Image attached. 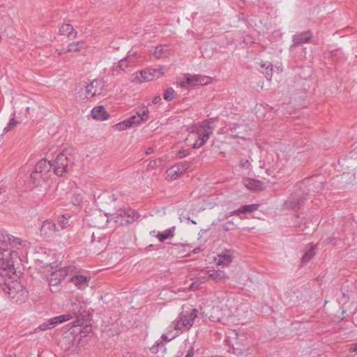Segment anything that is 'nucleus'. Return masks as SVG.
I'll return each mask as SVG.
<instances>
[{
  "instance_id": "obj_49",
  "label": "nucleus",
  "mask_w": 357,
  "mask_h": 357,
  "mask_svg": "<svg viewBox=\"0 0 357 357\" xmlns=\"http://www.w3.org/2000/svg\"><path fill=\"white\" fill-rule=\"evenodd\" d=\"M161 100V98H160V96H155L153 100H152V102L153 104H157Z\"/></svg>"
},
{
  "instance_id": "obj_61",
  "label": "nucleus",
  "mask_w": 357,
  "mask_h": 357,
  "mask_svg": "<svg viewBox=\"0 0 357 357\" xmlns=\"http://www.w3.org/2000/svg\"><path fill=\"white\" fill-rule=\"evenodd\" d=\"M354 351H357V344L355 345V348H354Z\"/></svg>"
},
{
  "instance_id": "obj_20",
  "label": "nucleus",
  "mask_w": 357,
  "mask_h": 357,
  "mask_svg": "<svg viewBox=\"0 0 357 357\" xmlns=\"http://www.w3.org/2000/svg\"><path fill=\"white\" fill-rule=\"evenodd\" d=\"M52 162L51 160H47L46 159H43L40 160L35 166V169L36 171H38L39 173H42L45 176H48V174L52 167Z\"/></svg>"
},
{
  "instance_id": "obj_11",
  "label": "nucleus",
  "mask_w": 357,
  "mask_h": 357,
  "mask_svg": "<svg viewBox=\"0 0 357 357\" xmlns=\"http://www.w3.org/2000/svg\"><path fill=\"white\" fill-rule=\"evenodd\" d=\"M211 77L199 75H188L185 80L180 82L182 87H188L197 84L206 85L210 82Z\"/></svg>"
},
{
  "instance_id": "obj_13",
  "label": "nucleus",
  "mask_w": 357,
  "mask_h": 357,
  "mask_svg": "<svg viewBox=\"0 0 357 357\" xmlns=\"http://www.w3.org/2000/svg\"><path fill=\"white\" fill-rule=\"evenodd\" d=\"M40 234L45 238H52L59 234L56 224L51 220H47L43 222L40 228Z\"/></svg>"
},
{
  "instance_id": "obj_5",
  "label": "nucleus",
  "mask_w": 357,
  "mask_h": 357,
  "mask_svg": "<svg viewBox=\"0 0 357 357\" xmlns=\"http://www.w3.org/2000/svg\"><path fill=\"white\" fill-rule=\"evenodd\" d=\"M229 344L239 354L249 349L248 337L244 333H239L235 330H231L227 333Z\"/></svg>"
},
{
  "instance_id": "obj_26",
  "label": "nucleus",
  "mask_w": 357,
  "mask_h": 357,
  "mask_svg": "<svg viewBox=\"0 0 357 357\" xmlns=\"http://www.w3.org/2000/svg\"><path fill=\"white\" fill-rule=\"evenodd\" d=\"M86 47L85 42L81 40L78 42H73L70 43L66 47V52H79Z\"/></svg>"
},
{
  "instance_id": "obj_29",
  "label": "nucleus",
  "mask_w": 357,
  "mask_h": 357,
  "mask_svg": "<svg viewBox=\"0 0 357 357\" xmlns=\"http://www.w3.org/2000/svg\"><path fill=\"white\" fill-rule=\"evenodd\" d=\"M167 174L171 180H175L181 176L183 172H181L178 167L174 165L167 170Z\"/></svg>"
},
{
  "instance_id": "obj_36",
  "label": "nucleus",
  "mask_w": 357,
  "mask_h": 357,
  "mask_svg": "<svg viewBox=\"0 0 357 357\" xmlns=\"http://www.w3.org/2000/svg\"><path fill=\"white\" fill-rule=\"evenodd\" d=\"M69 218L70 215L66 214H64L58 218V223L60 225L62 229L65 228L68 225Z\"/></svg>"
},
{
  "instance_id": "obj_40",
  "label": "nucleus",
  "mask_w": 357,
  "mask_h": 357,
  "mask_svg": "<svg viewBox=\"0 0 357 357\" xmlns=\"http://www.w3.org/2000/svg\"><path fill=\"white\" fill-rule=\"evenodd\" d=\"M151 350L153 354H157L160 350L163 351L165 350L164 344L162 342H157L153 346H152Z\"/></svg>"
},
{
  "instance_id": "obj_57",
  "label": "nucleus",
  "mask_w": 357,
  "mask_h": 357,
  "mask_svg": "<svg viewBox=\"0 0 357 357\" xmlns=\"http://www.w3.org/2000/svg\"><path fill=\"white\" fill-rule=\"evenodd\" d=\"M26 110L27 113L29 114L30 113V110H31V107H26Z\"/></svg>"
},
{
  "instance_id": "obj_54",
  "label": "nucleus",
  "mask_w": 357,
  "mask_h": 357,
  "mask_svg": "<svg viewBox=\"0 0 357 357\" xmlns=\"http://www.w3.org/2000/svg\"><path fill=\"white\" fill-rule=\"evenodd\" d=\"M109 198H111L112 200L114 201V202L117 199L116 197L114 194L109 195Z\"/></svg>"
},
{
  "instance_id": "obj_62",
  "label": "nucleus",
  "mask_w": 357,
  "mask_h": 357,
  "mask_svg": "<svg viewBox=\"0 0 357 357\" xmlns=\"http://www.w3.org/2000/svg\"><path fill=\"white\" fill-rule=\"evenodd\" d=\"M109 220V218L107 216H106V222H108Z\"/></svg>"
},
{
  "instance_id": "obj_19",
  "label": "nucleus",
  "mask_w": 357,
  "mask_h": 357,
  "mask_svg": "<svg viewBox=\"0 0 357 357\" xmlns=\"http://www.w3.org/2000/svg\"><path fill=\"white\" fill-rule=\"evenodd\" d=\"M176 227L174 226L172 227L169 229L165 230L162 232H158L156 235L155 234V231H153L150 232V234L152 236H156L159 241L163 242L167 239H171L174 236Z\"/></svg>"
},
{
  "instance_id": "obj_9",
  "label": "nucleus",
  "mask_w": 357,
  "mask_h": 357,
  "mask_svg": "<svg viewBox=\"0 0 357 357\" xmlns=\"http://www.w3.org/2000/svg\"><path fill=\"white\" fill-rule=\"evenodd\" d=\"M135 61L133 58L126 56L121 59L116 64H114L112 68V75L118 76L121 71L128 73L134 68Z\"/></svg>"
},
{
  "instance_id": "obj_17",
  "label": "nucleus",
  "mask_w": 357,
  "mask_h": 357,
  "mask_svg": "<svg viewBox=\"0 0 357 357\" xmlns=\"http://www.w3.org/2000/svg\"><path fill=\"white\" fill-rule=\"evenodd\" d=\"M243 183L244 186L250 190L259 191L263 189V183L258 180L245 178L243 180Z\"/></svg>"
},
{
  "instance_id": "obj_56",
  "label": "nucleus",
  "mask_w": 357,
  "mask_h": 357,
  "mask_svg": "<svg viewBox=\"0 0 357 357\" xmlns=\"http://www.w3.org/2000/svg\"><path fill=\"white\" fill-rule=\"evenodd\" d=\"M222 227H223V229L225 231H229L230 230V229L227 225H223Z\"/></svg>"
},
{
  "instance_id": "obj_39",
  "label": "nucleus",
  "mask_w": 357,
  "mask_h": 357,
  "mask_svg": "<svg viewBox=\"0 0 357 357\" xmlns=\"http://www.w3.org/2000/svg\"><path fill=\"white\" fill-rule=\"evenodd\" d=\"M61 280L59 278H52L50 277L49 279V284L50 287H54V289H51L52 291H56L57 289V286L61 282Z\"/></svg>"
},
{
  "instance_id": "obj_46",
  "label": "nucleus",
  "mask_w": 357,
  "mask_h": 357,
  "mask_svg": "<svg viewBox=\"0 0 357 357\" xmlns=\"http://www.w3.org/2000/svg\"><path fill=\"white\" fill-rule=\"evenodd\" d=\"M240 165L241 167H243L247 169H250L251 167V164H250L249 160H248V159H242L240 161Z\"/></svg>"
},
{
  "instance_id": "obj_51",
  "label": "nucleus",
  "mask_w": 357,
  "mask_h": 357,
  "mask_svg": "<svg viewBox=\"0 0 357 357\" xmlns=\"http://www.w3.org/2000/svg\"><path fill=\"white\" fill-rule=\"evenodd\" d=\"M57 51H58V54H59V55L68 52H66V48H62Z\"/></svg>"
},
{
  "instance_id": "obj_28",
  "label": "nucleus",
  "mask_w": 357,
  "mask_h": 357,
  "mask_svg": "<svg viewBox=\"0 0 357 357\" xmlns=\"http://www.w3.org/2000/svg\"><path fill=\"white\" fill-rule=\"evenodd\" d=\"M70 268L71 267H64L63 268L56 270V271L51 273L50 277L59 278L60 280H62L67 276Z\"/></svg>"
},
{
  "instance_id": "obj_64",
  "label": "nucleus",
  "mask_w": 357,
  "mask_h": 357,
  "mask_svg": "<svg viewBox=\"0 0 357 357\" xmlns=\"http://www.w3.org/2000/svg\"><path fill=\"white\" fill-rule=\"evenodd\" d=\"M228 223H234V221H229Z\"/></svg>"
},
{
  "instance_id": "obj_1",
  "label": "nucleus",
  "mask_w": 357,
  "mask_h": 357,
  "mask_svg": "<svg viewBox=\"0 0 357 357\" xmlns=\"http://www.w3.org/2000/svg\"><path fill=\"white\" fill-rule=\"evenodd\" d=\"M198 310L190 305H183L178 317L167 327V333L162 335V339L171 341L181 333L188 331L197 317Z\"/></svg>"
},
{
  "instance_id": "obj_14",
  "label": "nucleus",
  "mask_w": 357,
  "mask_h": 357,
  "mask_svg": "<svg viewBox=\"0 0 357 357\" xmlns=\"http://www.w3.org/2000/svg\"><path fill=\"white\" fill-rule=\"evenodd\" d=\"M71 319V316L70 314H62L58 317H55L54 318L50 319L47 322L41 324L39 328L42 331L48 330L55 327L58 324H61Z\"/></svg>"
},
{
  "instance_id": "obj_12",
  "label": "nucleus",
  "mask_w": 357,
  "mask_h": 357,
  "mask_svg": "<svg viewBox=\"0 0 357 357\" xmlns=\"http://www.w3.org/2000/svg\"><path fill=\"white\" fill-rule=\"evenodd\" d=\"M312 37V33L310 31L299 32L292 36V44L289 47V50L293 51L296 47L303 44L310 42Z\"/></svg>"
},
{
  "instance_id": "obj_16",
  "label": "nucleus",
  "mask_w": 357,
  "mask_h": 357,
  "mask_svg": "<svg viewBox=\"0 0 357 357\" xmlns=\"http://www.w3.org/2000/svg\"><path fill=\"white\" fill-rule=\"evenodd\" d=\"M158 70L155 69H146L135 73V79L139 82H149L153 80L155 77Z\"/></svg>"
},
{
  "instance_id": "obj_59",
  "label": "nucleus",
  "mask_w": 357,
  "mask_h": 357,
  "mask_svg": "<svg viewBox=\"0 0 357 357\" xmlns=\"http://www.w3.org/2000/svg\"><path fill=\"white\" fill-rule=\"evenodd\" d=\"M158 71H159V73H158V75H161V74H162V73H160V70H158ZM157 77H159V75H157Z\"/></svg>"
},
{
  "instance_id": "obj_42",
  "label": "nucleus",
  "mask_w": 357,
  "mask_h": 357,
  "mask_svg": "<svg viewBox=\"0 0 357 357\" xmlns=\"http://www.w3.org/2000/svg\"><path fill=\"white\" fill-rule=\"evenodd\" d=\"M162 162V160L160 158L152 160L149 162L148 167L151 169H155L158 166L161 165Z\"/></svg>"
},
{
  "instance_id": "obj_25",
  "label": "nucleus",
  "mask_w": 357,
  "mask_h": 357,
  "mask_svg": "<svg viewBox=\"0 0 357 357\" xmlns=\"http://www.w3.org/2000/svg\"><path fill=\"white\" fill-rule=\"evenodd\" d=\"M208 275L209 277L215 280V282H222L224 281L227 277L224 271H222L220 270H211L208 271Z\"/></svg>"
},
{
  "instance_id": "obj_24",
  "label": "nucleus",
  "mask_w": 357,
  "mask_h": 357,
  "mask_svg": "<svg viewBox=\"0 0 357 357\" xmlns=\"http://www.w3.org/2000/svg\"><path fill=\"white\" fill-rule=\"evenodd\" d=\"M59 32L61 35L67 36L70 39L75 38L77 35V32L70 24H62L59 29Z\"/></svg>"
},
{
  "instance_id": "obj_44",
  "label": "nucleus",
  "mask_w": 357,
  "mask_h": 357,
  "mask_svg": "<svg viewBox=\"0 0 357 357\" xmlns=\"http://www.w3.org/2000/svg\"><path fill=\"white\" fill-rule=\"evenodd\" d=\"M176 167H178V169H180L181 172H183V174L189 168L190 165L189 162L186 161L181 162L175 165Z\"/></svg>"
},
{
  "instance_id": "obj_6",
  "label": "nucleus",
  "mask_w": 357,
  "mask_h": 357,
  "mask_svg": "<svg viewBox=\"0 0 357 357\" xmlns=\"http://www.w3.org/2000/svg\"><path fill=\"white\" fill-rule=\"evenodd\" d=\"M137 218V213L131 208L119 209L110 216L111 219L120 225L132 223Z\"/></svg>"
},
{
  "instance_id": "obj_33",
  "label": "nucleus",
  "mask_w": 357,
  "mask_h": 357,
  "mask_svg": "<svg viewBox=\"0 0 357 357\" xmlns=\"http://www.w3.org/2000/svg\"><path fill=\"white\" fill-rule=\"evenodd\" d=\"M115 127L116 130L121 131L127 128H131L132 126L130 125V121H128V119H126L116 124Z\"/></svg>"
},
{
  "instance_id": "obj_31",
  "label": "nucleus",
  "mask_w": 357,
  "mask_h": 357,
  "mask_svg": "<svg viewBox=\"0 0 357 357\" xmlns=\"http://www.w3.org/2000/svg\"><path fill=\"white\" fill-rule=\"evenodd\" d=\"M217 118H211L209 119H206L202 123V126L204 129H208V130L213 131L215 129V121H216Z\"/></svg>"
},
{
  "instance_id": "obj_18",
  "label": "nucleus",
  "mask_w": 357,
  "mask_h": 357,
  "mask_svg": "<svg viewBox=\"0 0 357 357\" xmlns=\"http://www.w3.org/2000/svg\"><path fill=\"white\" fill-rule=\"evenodd\" d=\"M258 204H248V205H243L239 208L232 211L231 214L233 215H239L241 219H244L245 216H241V214H245L247 213H252L258 209Z\"/></svg>"
},
{
  "instance_id": "obj_38",
  "label": "nucleus",
  "mask_w": 357,
  "mask_h": 357,
  "mask_svg": "<svg viewBox=\"0 0 357 357\" xmlns=\"http://www.w3.org/2000/svg\"><path fill=\"white\" fill-rule=\"evenodd\" d=\"M17 123H19L17 121H16L14 119H11L8 123L7 126L3 128V133H7L8 132L13 129Z\"/></svg>"
},
{
  "instance_id": "obj_60",
  "label": "nucleus",
  "mask_w": 357,
  "mask_h": 357,
  "mask_svg": "<svg viewBox=\"0 0 357 357\" xmlns=\"http://www.w3.org/2000/svg\"><path fill=\"white\" fill-rule=\"evenodd\" d=\"M176 245H178V246H183V244H182V243H178V244H176Z\"/></svg>"
},
{
  "instance_id": "obj_15",
  "label": "nucleus",
  "mask_w": 357,
  "mask_h": 357,
  "mask_svg": "<svg viewBox=\"0 0 357 357\" xmlns=\"http://www.w3.org/2000/svg\"><path fill=\"white\" fill-rule=\"evenodd\" d=\"M149 109L144 107L141 108L137 112V115H132L128 119L130 122L132 127L138 126L143 122H145L149 119Z\"/></svg>"
},
{
  "instance_id": "obj_34",
  "label": "nucleus",
  "mask_w": 357,
  "mask_h": 357,
  "mask_svg": "<svg viewBox=\"0 0 357 357\" xmlns=\"http://www.w3.org/2000/svg\"><path fill=\"white\" fill-rule=\"evenodd\" d=\"M175 91L172 88H168L165 90L163 98L167 101H171L174 98Z\"/></svg>"
},
{
  "instance_id": "obj_23",
  "label": "nucleus",
  "mask_w": 357,
  "mask_h": 357,
  "mask_svg": "<svg viewBox=\"0 0 357 357\" xmlns=\"http://www.w3.org/2000/svg\"><path fill=\"white\" fill-rule=\"evenodd\" d=\"M215 261L218 266H228L231 262V255L227 251L218 255Z\"/></svg>"
},
{
  "instance_id": "obj_50",
  "label": "nucleus",
  "mask_w": 357,
  "mask_h": 357,
  "mask_svg": "<svg viewBox=\"0 0 357 357\" xmlns=\"http://www.w3.org/2000/svg\"><path fill=\"white\" fill-rule=\"evenodd\" d=\"M153 151H154V149H153V147H149V148L146 150V151H145V154H146V155H149V154H151V153H153Z\"/></svg>"
},
{
  "instance_id": "obj_63",
  "label": "nucleus",
  "mask_w": 357,
  "mask_h": 357,
  "mask_svg": "<svg viewBox=\"0 0 357 357\" xmlns=\"http://www.w3.org/2000/svg\"><path fill=\"white\" fill-rule=\"evenodd\" d=\"M192 222L193 224H195V225H196V224H197V222H196L195 221H194V220H192Z\"/></svg>"
},
{
  "instance_id": "obj_52",
  "label": "nucleus",
  "mask_w": 357,
  "mask_h": 357,
  "mask_svg": "<svg viewBox=\"0 0 357 357\" xmlns=\"http://www.w3.org/2000/svg\"><path fill=\"white\" fill-rule=\"evenodd\" d=\"M233 215L231 214V211L230 212H228L225 215V219H227L229 218V217L232 216Z\"/></svg>"
},
{
  "instance_id": "obj_3",
  "label": "nucleus",
  "mask_w": 357,
  "mask_h": 357,
  "mask_svg": "<svg viewBox=\"0 0 357 357\" xmlns=\"http://www.w3.org/2000/svg\"><path fill=\"white\" fill-rule=\"evenodd\" d=\"M104 84L101 79H95L89 84L86 82L79 83L76 88L75 98L81 101H84L100 95L103 89Z\"/></svg>"
},
{
  "instance_id": "obj_8",
  "label": "nucleus",
  "mask_w": 357,
  "mask_h": 357,
  "mask_svg": "<svg viewBox=\"0 0 357 357\" xmlns=\"http://www.w3.org/2000/svg\"><path fill=\"white\" fill-rule=\"evenodd\" d=\"M54 172L56 176H63L68 172L69 159L65 152L60 153L52 162Z\"/></svg>"
},
{
  "instance_id": "obj_45",
  "label": "nucleus",
  "mask_w": 357,
  "mask_h": 357,
  "mask_svg": "<svg viewBox=\"0 0 357 357\" xmlns=\"http://www.w3.org/2000/svg\"><path fill=\"white\" fill-rule=\"evenodd\" d=\"M284 204L287 206V207L296 210L300 203L298 202H295L294 200L289 199L286 201Z\"/></svg>"
},
{
  "instance_id": "obj_27",
  "label": "nucleus",
  "mask_w": 357,
  "mask_h": 357,
  "mask_svg": "<svg viewBox=\"0 0 357 357\" xmlns=\"http://www.w3.org/2000/svg\"><path fill=\"white\" fill-rule=\"evenodd\" d=\"M47 178L48 176H45L42 173H39V172L36 169H34V171L31 174V180L36 186L40 185L41 179L45 181Z\"/></svg>"
},
{
  "instance_id": "obj_58",
  "label": "nucleus",
  "mask_w": 357,
  "mask_h": 357,
  "mask_svg": "<svg viewBox=\"0 0 357 357\" xmlns=\"http://www.w3.org/2000/svg\"><path fill=\"white\" fill-rule=\"evenodd\" d=\"M326 241H327V243H331V241H332V240H331L330 238H328L326 239Z\"/></svg>"
},
{
  "instance_id": "obj_30",
  "label": "nucleus",
  "mask_w": 357,
  "mask_h": 357,
  "mask_svg": "<svg viewBox=\"0 0 357 357\" xmlns=\"http://www.w3.org/2000/svg\"><path fill=\"white\" fill-rule=\"evenodd\" d=\"M315 246L311 245L303 255L301 262L305 264L308 262L315 255Z\"/></svg>"
},
{
  "instance_id": "obj_7",
  "label": "nucleus",
  "mask_w": 357,
  "mask_h": 357,
  "mask_svg": "<svg viewBox=\"0 0 357 357\" xmlns=\"http://www.w3.org/2000/svg\"><path fill=\"white\" fill-rule=\"evenodd\" d=\"M67 314H70L71 319L73 317L77 318V320L74 321V326H79L81 324V321L87 316V311L85 309L84 303L79 300L76 299L75 301H73L69 306Z\"/></svg>"
},
{
  "instance_id": "obj_48",
  "label": "nucleus",
  "mask_w": 357,
  "mask_h": 357,
  "mask_svg": "<svg viewBox=\"0 0 357 357\" xmlns=\"http://www.w3.org/2000/svg\"><path fill=\"white\" fill-rule=\"evenodd\" d=\"M194 356V348L190 346L188 350L185 357H192Z\"/></svg>"
},
{
  "instance_id": "obj_10",
  "label": "nucleus",
  "mask_w": 357,
  "mask_h": 357,
  "mask_svg": "<svg viewBox=\"0 0 357 357\" xmlns=\"http://www.w3.org/2000/svg\"><path fill=\"white\" fill-rule=\"evenodd\" d=\"M212 133V131L208 130V129H204L202 126H200V128L199 129L197 133H192L191 135H190L186 139V141H189L190 139H197L196 142L194 144H192V146L195 149H199L206 143Z\"/></svg>"
},
{
  "instance_id": "obj_22",
  "label": "nucleus",
  "mask_w": 357,
  "mask_h": 357,
  "mask_svg": "<svg viewBox=\"0 0 357 357\" xmlns=\"http://www.w3.org/2000/svg\"><path fill=\"white\" fill-rule=\"evenodd\" d=\"M89 278L82 275H77L70 278V281L79 289H84L86 287L89 286Z\"/></svg>"
},
{
  "instance_id": "obj_55",
  "label": "nucleus",
  "mask_w": 357,
  "mask_h": 357,
  "mask_svg": "<svg viewBox=\"0 0 357 357\" xmlns=\"http://www.w3.org/2000/svg\"><path fill=\"white\" fill-rule=\"evenodd\" d=\"M236 129V127H232V128H229V130H230L231 133L234 134L235 132Z\"/></svg>"
},
{
  "instance_id": "obj_2",
  "label": "nucleus",
  "mask_w": 357,
  "mask_h": 357,
  "mask_svg": "<svg viewBox=\"0 0 357 357\" xmlns=\"http://www.w3.org/2000/svg\"><path fill=\"white\" fill-rule=\"evenodd\" d=\"M0 291H2L13 303L21 304L26 300L28 292L17 281L0 282Z\"/></svg>"
},
{
  "instance_id": "obj_21",
  "label": "nucleus",
  "mask_w": 357,
  "mask_h": 357,
  "mask_svg": "<svg viewBox=\"0 0 357 357\" xmlns=\"http://www.w3.org/2000/svg\"><path fill=\"white\" fill-rule=\"evenodd\" d=\"M91 116L96 120L105 121L109 117L108 113L106 112L103 106H97L93 108L91 112Z\"/></svg>"
},
{
  "instance_id": "obj_37",
  "label": "nucleus",
  "mask_w": 357,
  "mask_h": 357,
  "mask_svg": "<svg viewBox=\"0 0 357 357\" xmlns=\"http://www.w3.org/2000/svg\"><path fill=\"white\" fill-rule=\"evenodd\" d=\"M83 201V197L79 193H75L71 197V202L74 206H79Z\"/></svg>"
},
{
  "instance_id": "obj_47",
  "label": "nucleus",
  "mask_w": 357,
  "mask_h": 357,
  "mask_svg": "<svg viewBox=\"0 0 357 357\" xmlns=\"http://www.w3.org/2000/svg\"><path fill=\"white\" fill-rule=\"evenodd\" d=\"M190 154L188 150H181L178 152L177 156L180 158L188 156Z\"/></svg>"
},
{
  "instance_id": "obj_43",
  "label": "nucleus",
  "mask_w": 357,
  "mask_h": 357,
  "mask_svg": "<svg viewBox=\"0 0 357 357\" xmlns=\"http://www.w3.org/2000/svg\"><path fill=\"white\" fill-rule=\"evenodd\" d=\"M22 243V239L15 237L13 236H10V240L9 241V243H8V245H10L12 247L17 246L18 245H21Z\"/></svg>"
},
{
  "instance_id": "obj_4",
  "label": "nucleus",
  "mask_w": 357,
  "mask_h": 357,
  "mask_svg": "<svg viewBox=\"0 0 357 357\" xmlns=\"http://www.w3.org/2000/svg\"><path fill=\"white\" fill-rule=\"evenodd\" d=\"M17 258V252L0 248V274L8 277L14 274L15 273L14 263Z\"/></svg>"
},
{
  "instance_id": "obj_35",
  "label": "nucleus",
  "mask_w": 357,
  "mask_h": 357,
  "mask_svg": "<svg viewBox=\"0 0 357 357\" xmlns=\"http://www.w3.org/2000/svg\"><path fill=\"white\" fill-rule=\"evenodd\" d=\"M10 236L4 231H0V243L7 245L10 240Z\"/></svg>"
},
{
  "instance_id": "obj_41",
  "label": "nucleus",
  "mask_w": 357,
  "mask_h": 357,
  "mask_svg": "<svg viewBox=\"0 0 357 357\" xmlns=\"http://www.w3.org/2000/svg\"><path fill=\"white\" fill-rule=\"evenodd\" d=\"M167 50L165 49L163 47L160 46V47H157L153 52L155 56L158 57V58H160V57H162V56H166L165 55V51Z\"/></svg>"
},
{
  "instance_id": "obj_32",
  "label": "nucleus",
  "mask_w": 357,
  "mask_h": 357,
  "mask_svg": "<svg viewBox=\"0 0 357 357\" xmlns=\"http://www.w3.org/2000/svg\"><path fill=\"white\" fill-rule=\"evenodd\" d=\"M261 66L262 68H264L263 73L264 74L265 77L268 80H271L273 75V66L269 63L268 65H266V63H262Z\"/></svg>"
},
{
  "instance_id": "obj_53",
  "label": "nucleus",
  "mask_w": 357,
  "mask_h": 357,
  "mask_svg": "<svg viewBox=\"0 0 357 357\" xmlns=\"http://www.w3.org/2000/svg\"><path fill=\"white\" fill-rule=\"evenodd\" d=\"M201 249L200 248L197 247L193 250V252L195 254L199 253L200 252Z\"/></svg>"
}]
</instances>
